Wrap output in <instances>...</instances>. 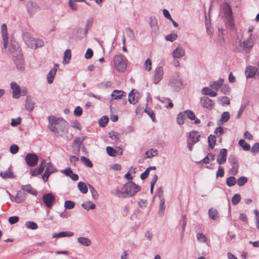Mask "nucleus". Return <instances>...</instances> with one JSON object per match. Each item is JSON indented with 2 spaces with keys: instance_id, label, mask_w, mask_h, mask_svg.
Returning <instances> with one entry per match:
<instances>
[{
  "instance_id": "f257e3e1",
  "label": "nucleus",
  "mask_w": 259,
  "mask_h": 259,
  "mask_svg": "<svg viewBox=\"0 0 259 259\" xmlns=\"http://www.w3.org/2000/svg\"><path fill=\"white\" fill-rule=\"evenodd\" d=\"M141 190V186L134 182L130 181L123 185L121 190L117 189L116 193L118 197H120L118 195V194H120L123 198L131 197L135 196Z\"/></svg>"
},
{
  "instance_id": "f03ea898",
  "label": "nucleus",
  "mask_w": 259,
  "mask_h": 259,
  "mask_svg": "<svg viewBox=\"0 0 259 259\" xmlns=\"http://www.w3.org/2000/svg\"><path fill=\"white\" fill-rule=\"evenodd\" d=\"M23 39L26 45L31 49H36L44 46V42L42 40L31 37L27 32L23 33Z\"/></svg>"
},
{
  "instance_id": "7ed1b4c3",
  "label": "nucleus",
  "mask_w": 259,
  "mask_h": 259,
  "mask_svg": "<svg viewBox=\"0 0 259 259\" xmlns=\"http://www.w3.org/2000/svg\"><path fill=\"white\" fill-rule=\"evenodd\" d=\"M221 10L224 14L227 23L231 27H234L235 24L233 21V12L229 4L226 2L223 3L221 6Z\"/></svg>"
},
{
  "instance_id": "20e7f679",
  "label": "nucleus",
  "mask_w": 259,
  "mask_h": 259,
  "mask_svg": "<svg viewBox=\"0 0 259 259\" xmlns=\"http://www.w3.org/2000/svg\"><path fill=\"white\" fill-rule=\"evenodd\" d=\"M126 59L122 54L116 55L114 58V65L116 70L119 72H124L127 67Z\"/></svg>"
},
{
  "instance_id": "39448f33",
  "label": "nucleus",
  "mask_w": 259,
  "mask_h": 259,
  "mask_svg": "<svg viewBox=\"0 0 259 259\" xmlns=\"http://www.w3.org/2000/svg\"><path fill=\"white\" fill-rule=\"evenodd\" d=\"M13 61L18 71H23L25 69V65L24 63V60L22 53L13 54Z\"/></svg>"
},
{
  "instance_id": "423d86ee",
  "label": "nucleus",
  "mask_w": 259,
  "mask_h": 259,
  "mask_svg": "<svg viewBox=\"0 0 259 259\" xmlns=\"http://www.w3.org/2000/svg\"><path fill=\"white\" fill-rule=\"evenodd\" d=\"M53 123L58 127V130L62 132H67L68 130L67 122L62 118H56L53 116Z\"/></svg>"
},
{
  "instance_id": "0eeeda50",
  "label": "nucleus",
  "mask_w": 259,
  "mask_h": 259,
  "mask_svg": "<svg viewBox=\"0 0 259 259\" xmlns=\"http://www.w3.org/2000/svg\"><path fill=\"white\" fill-rule=\"evenodd\" d=\"M42 200L45 205L49 209H51L55 203V196L52 193H49L42 196Z\"/></svg>"
},
{
  "instance_id": "6e6552de",
  "label": "nucleus",
  "mask_w": 259,
  "mask_h": 259,
  "mask_svg": "<svg viewBox=\"0 0 259 259\" xmlns=\"http://www.w3.org/2000/svg\"><path fill=\"white\" fill-rule=\"evenodd\" d=\"M25 160L26 164L30 167H33L37 165L38 161V156L35 153H28L25 157Z\"/></svg>"
},
{
  "instance_id": "1a4fd4ad",
  "label": "nucleus",
  "mask_w": 259,
  "mask_h": 259,
  "mask_svg": "<svg viewBox=\"0 0 259 259\" xmlns=\"http://www.w3.org/2000/svg\"><path fill=\"white\" fill-rule=\"evenodd\" d=\"M57 169L55 167L54 164L49 162L47 164V167L45 172L42 175V179L45 182L48 181V179L51 174L57 171Z\"/></svg>"
},
{
  "instance_id": "9d476101",
  "label": "nucleus",
  "mask_w": 259,
  "mask_h": 259,
  "mask_svg": "<svg viewBox=\"0 0 259 259\" xmlns=\"http://www.w3.org/2000/svg\"><path fill=\"white\" fill-rule=\"evenodd\" d=\"M201 106L208 110H212L214 106V103L213 100L207 97L203 96L200 99Z\"/></svg>"
},
{
  "instance_id": "9b49d317",
  "label": "nucleus",
  "mask_w": 259,
  "mask_h": 259,
  "mask_svg": "<svg viewBox=\"0 0 259 259\" xmlns=\"http://www.w3.org/2000/svg\"><path fill=\"white\" fill-rule=\"evenodd\" d=\"M26 9L29 16L32 17L33 14L40 9L37 4L32 1H28L26 4Z\"/></svg>"
},
{
  "instance_id": "f8f14e48",
  "label": "nucleus",
  "mask_w": 259,
  "mask_h": 259,
  "mask_svg": "<svg viewBox=\"0 0 259 259\" xmlns=\"http://www.w3.org/2000/svg\"><path fill=\"white\" fill-rule=\"evenodd\" d=\"M163 75V70L162 66H158L155 71L154 75V83L157 84L162 79Z\"/></svg>"
},
{
  "instance_id": "ddd939ff",
  "label": "nucleus",
  "mask_w": 259,
  "mask_h": 259,
  "mask_svg": "<svg viewBox=\"0 0 259 259\" xmlns=\"http://www.w3.org/2000/svg\"><path fill=\"white\" fill-rule=\"evenodd\" d=\"M12 90V97L13 98L18 99L20 97L21 89L20 86L16 82H12L10 84Z\"/></svg>"
},
{
  "instance_id": "4468645a",
  "label": "nucleus",
  "mask_w": 259,
  "mask_h": 259,
  "mask_svg": "<svg viewBox=\"0 0 259 259\" xmlns=\"http://www.w3.org/2000/svg\"><path fill=\"white\" fill-rule=\"evenodd\" d=\"M1 32L3 39L4 48L6 49L8 47L9 37L7 31V25L5 23L3 24L2 25Z\"/></svg>"
},
{
  "instance_id": "2eb2a0df",
  "label": "nucleus",
  "mask_w": 259,
  "mask_h": 259,
  "mask_svg": "<svg viewBox=\"0 0 259 259\" xmlns=\"http://www.w3.org/2000/svg\"><path fill=\"white\" fill-rule=\"evenodd\" d=\"M227 152V149L223 148L221 149L217 158V162L219 164H223L226 161Z\"/></svg>"
},
{
  "instance_id": "dca6fc26",
  "label": "nucleus",
  "mask_w": 259,
  "mask_h": 259,
  "mask_svg": "<svg viewBox=\"0 0 259 259\" xmlns=\"http://www.w3.org/2000/svg\"><path fill=\"white\" fill-rule=\"evenodd\" d=\"M9 50L10 52L12 53V56H13V54L18 55V54L21 53V49L19 44L17 42L12 40H11Z\"/></svg>"
},
{
  "instance_id": "f3484780",
  "label": "nucleus",
  "mask_w": 259,
  "mask_h": 259,
  "mask_svg": "<svg viewBox=\"0 0 259 259\" xmlns=\"http://www.w3.org/2000/svg\"><path fill=\"white\" fill-rule=\"evenodd\" d=\"M150 25L151 28L152 34H156L159 30V27L157 24V20L155 16H151L150 18Z\"/></svg>"
},
{
  "instance_id": "a211bd4d",
  "label": "nucleus",
  "mask_w": 259,
  "mask_h": 259,
  "mask_svg": "<svg viewBox=\"0 0 259 259\" xmlns=\"http://www.w3.org/2000/svg\"><path fill=\"white\" fill-rule=\"evenodd\" d=\"M81 141L79 139V137H76L73 142L72 148L73 149V152L77 154L79 152L80 148L82 145Z\"/></svg>"
},
{
  "instance_id": "6ab92c4d",
  "label": "nucleus",
  "mask_w": 259,
  "mask_h": 259,
  "mask_svg": "<svg viewBox=\"0 0 259 259\" xmlns=\"http://www.w3.org/2000/svg\"><path fill=\"white\" fill-rule=\"evenodd\" d=\"M185 55V50L182 47L179 46L172 52V56L175 58H180Z\"/></svg>"
},
{
  "instance_id": "aec40b11",
  "label": "nucleus",
  "mask_w": 259,
  "mask_h": 259,
  "mask_svg": "<svg viewBox=\"0 0 259 259\" xmlns=\"http://www.w3.org/2000/svg\"><path fill=\"white\" fill-rule=\"evenodd\" d=\"M257 71V68L255 67L248 66L245 69V75L247 78H252L254 77Z\"/></svg>"
},
{
  "instance_id": "412c9836",
  "label": "nucleus",
  "mask_w": 259,
  "mask_h": 259,
  "mask_svg": "<svg viewBox=\"0 0 259 259\" xmlns=\"http://www.w3.org/2000/svg\"><path fill=\"white\" fill-rule=\"evenodd\" d=\"M34 101L31 97L27 96L25 100V108L28 111H32L34 109Z\"/></svg>"
},
{
  "instance_id": "4be33fe9",
  "label": "nucleus",
  "mask_w": 259,
  "mask_h": 259,
  "mask_svg": "<svg viewBox=\"0 0 259 259\" xmlns=\"http://www.w3.org/2000/svg\"><path fill=\"white\" fill-rule=\"evenodd\" d=\"M139 94L138 91L136 89H133L128 94V102L130 104L135 105L138 101V98H135V94Z\"/></svg>"
},
{
  "instance_id": "5701e85b",
  "label": "nucleus",
  "mask_w": 259,
  "mask_h": 259,
  "mask_svg": "<svg viewBox=\"0 0 259 259\" xmlns=\"http://www.w3.org/2000/svg\"><path fill=\"white\" fill-rule=\"evenodd\" d=\"M198 131H194L190 132L189 137L193 143H196L200 141V135Z\"/></svg>"
},
{
  "instance_id": "b1692460",
  "label": "nucleus",
  "mask_w": 259,
  "mask_h": 259,
  "mask_svg": "<svg viewBox=\"0 0 259 259\" xmlns=\"http://www.w3.org/2000/svg\"><path fill=\"white\" fill-rule=\"evenodd\" d=\"M240 46L245 50L246 52H248L253 47V43L250 39L248 38L241 43Z\"/></svg>"
},
{
  "instance_id": "393cba45",
  "label": "nucleus",
  "mask_w": 259,
  "mask_h": 259,
  "mask_svg": "<svg viewBox=\"0 0 259 259\" xmlns=\"http://www.w3.org/2000/svg\"><path fill=\"white\" fill-rule=\"evenodd\" d=\"M21 189L23 191L27 192L34 196H36L37 194V191L34 189L30 184L22 186Z\"/></svg>"
},
{
  "instance_id": "a878e982",
  "label": "nucleus",
  "mask_w": 259,
  "mask_h": 259,
  "mask_svg": "<svg viewBox=\"0 0 259 259\" xmlns=\"http://www.w3.org/2000/svg\"><path fill=\"white\" fill-rule=\"evenodd\" d=\"M26 194L22 191H18L15 198V201L17 203L22 202L25 199Z\"/></svg>"
},
{
  "instance_id": "bb28decb",
  "label": "nucleus",
  "mask_w": 259,
  "mask_h": 259,
  "mask_svg": "<svg viewBox=\"0 0 259 259\" xmlns=\"http://www.w3.org/2000/svg\"><path fill=\"white\" fill-rule=\"evenodd\" d=\"M125 95V93L122 90H115L111 94L112 99L114 100L120 99L123 96Z\"/></svg>"
},
{
  "instance_id": "cd10ccee",
  "label": "nucleus",
  "mask_w": 259,
  "mask_h": 259,
  "mask_svg": "<svg viewBox=\"0 0 259 259\" xmlns=\"http://www.w3.org/2000/svg\"><path fill=\"white\" fill-rule=\"evenodd\" d=\"M74 233L72 232L63 231L53 234V238H61L65 237H71L73 236Z\"/></svg>"
},
{
  "instance_id": "c85d7f7f",
  "label": "nucleus",
  "mask_w": 259,
  "mask_h": 259,
  "mask_svg": "<svg viewBox=\"0 0 259 259\" xmlns=\"http://www.w3.org/2000/svg\"><path fill=\"white\" fill-rule=\"evenodd\" d=\"M224 81L223 79L220 78L219 80L213 81V82L210 84V87L212 89L218 91L221 86L223 85Z\"/></svg>"
},
{
  "instance_id": "c756f323",
  "label": "nucleus",
  "mask_w": 259,
  "mask_h": 259,
  "mask_svg": "<svg viewBox=\"0 0 259 259\" xmlns=\"http://www.w3.org/2000/svg\"><path fill=\"white\" fill-rule=\"evenodd\" d=\"M57 71V68H52L47 75V81L49 84L52 83L54 79L55 75Z\"/></svg>"
},
{
  "instance_id": "7c9ffc66",
  "label": "nucleus",
  "mask_w": 259,
  "mask_h": 259,
  "mask_svg": "<svg viewBox=\"0 0 259 259\" xmlns=\"http://www.w3.org/2000/svg\"><path fill=\"white\" fill-rule=\"evenodd\" d=\"M77 241L80 244L85 246H89L92 243L91 240L90 239L84 237H78Z\"/></svg>"
},
{
  "instance_id": "2f4dec72",
  "label": "nucleus",
  "mask_w": 259,
  "mask_h": 259,
  "mask_svg": "<svg viewBox=\"0 0 259 259\" xmlns=\"http://www.w3.org/2000/svg\"><path fill=\"white\" fill-rule=\"evenodd\" d=\"M71 58V52L70 49L66 50L64 53L63 56V63L64 64H68Z\"/></svg>"
},
{
  "instance_id": "473e14b6",
  "label": "nucleus",
  "mask_w": 259,
  "mask_h": 259,
  "mask_svg": "<svg viewBox=\"0 0 259 259\" xmlns=\"http://www.w3.org/2000/svg\"><path fill=\"white\" fill-rule=\"evenodd\" d=\"M186 115L184 111L179 113L177 118V123L180 125L183 124L186 119Z\"/></svg>"
},
{
  "instance_id": "72a5a7b5",
  "label": "nucleus",
  "mask_w": 259,
  "mask_h": 259,
  "mask_svg": "<svg viewBox=\"0 0 259 259\" xmlns=\"http://www.w3.org/2000/svg\"><path fill=\"white\" fill-rule=\"evenodd\" d=\"M81 206L87 210L94 209L96 208V205L91 201H87L85 203H83L81 204Z\"/></svg>"
},
{
  "instance_id": "f704fd0d",
  "label": "nucleus",
  "mask_w": 259,
  "mask_h": 259,
  "mask_svg": "<svg viewBox=\"0 0 259 259\" xmlns=\"http://www.w3.org/2000/svg\"><path fill=\"white\" fill-rule=\"evenodd\" d=\"M208 146L213 149L216 144V137L214 135H210L208 137Z\"/></svg>"
},
{
  "instance_id": "c9c22d12",
  "label": "nucleus",
  "mask_w": 259,
  "mask_h": 259,
  "mask_svg": "<svg viewBox=\"0 0 259 259\" xmlns=\"http://www.w3.org/2000/svg\"><path fill=\"white\" fill-rule=\"evenodd\" d=\"M208 215L209 218L213 220H215L219 218L218 212L217 210L212 208H209L208 210Z\"/></svg>"
},
{
  "instance_id": "e433bc0d",
  "label": "nucleus",
  "mask_w": 259,
  "mask_h": 259,
  "mask_svg": "<svg viewBox=\"0 0 259 259\" xmlns=\"http://www.w3.org/2000/svg\"><path fill=\"white\" fill-rule=\"evenodd\" d=\"M0 176L4 179H13L14 178V173L12 171H1Z\"/></svg>"
},
{
  "instance_id": "4c0bfd02",
  "label": "nucleus",
  "mask_w": 259,
  "mask_h": 259,
  "mask_svg": "<svg viewBox=\"0 0 259 259\" xmlns=\"http://www.w3.org/2000/svg\"><path fill=\"white\" fill-rule=\"evenodd\" d=\"M48 119L50 122V123L48 126L49 129L52 132L54 133L55 134H58L59 131L58 130V127L56 125H53L54 123H53V119L51 120L50 117H49Z\"/></svg>"
},
{
  "instance_id": "58836bf2",
  "label": "nucleus",
  "mask_w": 259,
  "mask_h": 259,
  "mask_svg": "<svg viewBox=\"0 0 259 259\" xmlns=\"http://www.w3.org/2000/svg\"><path fill=\"white\" fill-rule=\"evenodd\" d=\"M79 190L83 194H86L88 191V187L86 184L82 182H79L77 184Z\"/></svg>"
},
{
  "instance_id": "ea45409f",
  "label": "nucleus",
  "mask_w": 259,
  "mask_h": 259,
  "mask_svg": "<svg viewBox=\"0 0 259 259\" xmlns=\"http://www.w3.org/2000/svg\"><path fill=\"white\" fill-rule=\"evenodd\" d=\"M165 209V199L162 198L161 200H160V204H159V214L160 216L163 215V214L164 213Z\"/></svg>"
},
{
  "instance_id": "a19ab883",
  "label": "nucleus",
  "mask_w": 259,
  "mask_h": 259,
  "mask_svg": "<svg viewBox=\"0 0 259 259\" xmlns=\"http://www.w3.org/2000/svg\"><path fill=\"white\" fill-rule=\"evenodd\" d=\"M109 121V118L107 116L104 115L99 120V124L100 127H104Z\"/></svg>"
},
{
  "instance_id": "79ce46f5",
  "label": "nucleus",
  "mask_w": 259,
  "mask_h": 259,
  "mask_svg": "<svg viewBox=\"0 0 259 259\" xmlns=\"http://www.w3.org/2000/svg\"><path fill=\"white\" fill-rule=\"evenodd\" d=\"M144 112L147 113L151 118L153 122L156 121L155 115L153 110L150 107H146L144 109Z\"/></svg>"
},
{
  "instance_id": "37998d69",
  "label": "nucleus",
  "mask_w": 259,
  "mask_h": 259,
  "mask_svg": "<svg viewBox=\"0 0 259 259\" xmlns=\"http://www.w3.org/2000/svg\"><path fill=\"white\" fill-rule=\"evenodd\" d=\"M228 160H229V162L233 166H239L238 159L234 155H230L229 157Z\"/></svg>"
},
{
  "instance_id": "c03bdc74",
  "label": "nucleus",
  "mask_w": 259,
  "mask_h": 259,
  "mask_svg": "<svg viewBox=\"0 0 259 259\" xmlns=\"http://www.w3.org/2000/svg\"><path fill=\"white\" fill-rule=\"evenodd\" d=\"M80 161L83 163L87 167L92 168L93 166V164L92 161L87 157L82 156L80 158Z\"/></svg>"
},
{
  "instance_id": "a18cd8bd",
  "label": "nucleus",
  "mask_w": 259,
  "mask_h": 259,
  "mask_svg": "<svg viewBox=\"0 0 259 259\" xmlns=\"http://www.w3.org/2000/svg\"><path fill=\"white\" fill-rule=\"evenodd\" d=\"M238 144L245 151H248L250 148L249 144L246 143L244 139H240L239 141Z\"/></svg>"
},
{
  "instance_id": "49530a36",
  "label": "nucleus",
  "mask_w": 259,
  "mask_h": 259,
  "mask_svg": "<svg viewBox=\"0 0 259 259\" xmlns=\"http://www.w3.org/2000/svg\"><path fill=\"white\" fill-rule=\"evenodd\" d=\"M236 183V178L234 176H230L227 179L226 184L229 187L234 186Z\"/></svg>"
},
{
  "instance_id": "de8ad7c7",
  "label": "nucleus",
  "mask_w": 259,
  "mask_h": 259,
  "mask_svg": "<svg viewBox=\"0 0 259 259\" xmlns=\"http://www.w3.org/2000/svg\"><path fill=\"white\" fill-rule=\"evenodd\" d=\"M218 101L221 102L222 106L228 105L230 104V101L229 98L227 96H223L222 97L218 98Z\"/></svg>"
},
{
  "instance_id": "09e8293b",
  "label": "nucleus",
  "mask_w": 259,
  "mask_h": 259,
  "mask_svg": "<svg viewBox=\"0 0 259 259\" xmlns=\"http://www.w3.org/2000/svg\"><path fill=\"white\" fill-rule=\"evenodd\" d=\"M26 227L31 230H36L38 228L37 224L32 221H27L25 223Z\"/></svg>"
},
{
  "instance_id": "8fccbe9b",
  "label": "nucleus",
  "mask_w": 259,
  "mask_h": 259,
  "mask_svg": "<svg viewBox=\"0 0 259 259\" xmlns=\"http://www.w3.org/2000/svg\"><path fill=\"white\" fill-rule=\"evenodd\" d=\"M106 149L107 153L110 156L114 157L116 155V154L118 153L116 150L114 149L113 147L110 146L107 147Z\"/></svg>"
},
{
  "instance_id": "3c124183",
  "label": "nucleus",
  "mask_w": 259,
  "mask_h": 259,
  "mask_svg": "<svg viewBox=\"0 0 259 259\" xmlns=\"http://www.w3.org/2000/svg\"><path fill=\"white\" fill-rule=\"evenodd\" d=\"M221 88V92L224 95H229L230 94L231 89L229 85L225 84L222 85Z\"/></svg>"
},
{
  "instance_id": "603ef678",
  "label": "nucleus",
  "mask_w": 259,
  "mask_h": 259,
  "mask_svg": "<svg viewBox=\"0 0 259 259\" xmlns=\"http://www.w3.org/2000/svg\"><path fill=\"white\" fill-rule=\"evenodd\" d=\"M158 154V151L156 149H151L150 151H146L145 154L146 155V158H150L154 156L157 155Z\"/></svg>"
},
{
  "instance_id": "864d4df0",
  "label": "nucleus",
  "mask_w": 259,
  "mask_h": 259,
  "mask_svg": "<svg viewBox=\"0 0 259 259\" xmlns=\"http://www.w3.org/2000/svg\"><path fill=\"white\" fill-rule=\"evenodd\" d=\"M182 219L181 221L182 222V233L181 235L183 236L184 235V233L185 230V227L187 224V218L186 215L185 214L182 215Z\"/></svg>"
},
{
  "instance_id": "5fc2aeb1",
  "label": "nucleus",
  "mask_w": 259,
  "mask_h": 259,
  "mask_svg": "<svg viewBox=\"0 0 259 259\" xmlns=\"http://www.w3.org/2000/svg\"><path fill=\"white\" fill-rule=\"evenodd\" d=\"M247 181L248 179L247 177L242 176L237 180V183L239 186L241 187L244 186L247 182Z\"/></svg>"
},
{
  "instance_id": "6e6d98bb",
  "label": "nucleus",
  "mask_w": 259,
  "mask_h": 259,
  "mask_svg": "<svg viewBox=\"0 0 259 259\" xmlns=\"http://www.w3.org/2000/svg\"><path fill=\"white\" fill-rule=\"evenodd\" d=\"M241 197L239 194H235L232 198V203L233 205H235L238 204L240 200Z\"/></svg>"
},
{
  "instance_id": "4d7b16f0",
  "label": "nucleus",
  "mask_w": 259,
  "mask_h": 259,
  "mask_svg": "<svg viewBox=\"0 0 259 259\" xmlns=\"http://www.w3.org/2000/svg\"><path fill=\"white\" fill-rule=\"evenodd\" d=\"M184 112L189 119L193 120L196 118L194 112L192 111V110H187L184 111Z\"/></svg>"
},
{
  "instance_id": "13d9d810",
  "label": "nucleus",
  "mask_w": 259,
  "mask_h": 259,
  "mask_svg": "<svg viewBox=\"0 0 259 259\" xmlns=\"http://www.w3.org/2000/svg\"><path fill=\"white\" fill-rule=\"evenodd\" d=\"M178 36L177 33H170L165 36V39L171 42L176 40Z\"/></svg>"
},
{
  "instance_id": "bf43d9fd",
  "label": "nucleus",
  "mask_w": 259,
  "mask_h": 259,
  "mask_svg": "<svg viewBox=\"0 0 259 259\" xmlns=\"http://www.w3.org/2000/svg\"><path fill=\"white\" fill-rule=\"evenodd\" d=\"M75 203L70 200H67L65 202L64 207L66 209H71L74 207Z\"/></svg>"
},
{
  "instance_id": "052dcab7",
  "label": "nucleus",
  "mask_w": 259,
  "mask_h": 259,
  "mask_svg": "<svg viewBox=\"0 0 259 259\" xmlns=\"http://www.w3.org/2000/svg\"><path fill=\"white\" fill-rule=\"evenodd\" d=\"M230 117V114L229 112L228 111H225L222 113L221 120H222L223 122H227L229 120Z\"/></svg>"
},
{
  "instance_id": "680f3d73",
  "label": "nucleus",
  "mask_w": 259,
  "mask_h": 259,
  "mask_svg": "<svg viewBox=\"0 0 259 259\" xmlns=\"http://www.w3.org/2000/svg\"><path fill=\"white\" fill-rule=\"evenodd\" d=\"M22 118L18 117L17 118H12L11 122V125L12 126H16L21 123Z\"/></svg>"
},
{
  "instance_id": "e2e57ef3",
  "label": "nucleus",
  "mask_w": 259,
  "mask_h": 259,
  "mask_svg": "<svg viewBox=\"0 0 259 259\" xmlns=\"http://www.w3.org/2000/svg\"><path fill=\"white\" fill-rule=\"evenodd\" d=\"M197 240L202 242H206L207 238L202 233H198L196 235Z\"/></svg>"
},
{
  "instance_id": "0e129e2a",
  "label": "nucleus",
  "mask_w": 259,
  "mask_h": 259,
  "mask_svg": "<svg viewBox=\"0 0 259 259\" xmlns=\"http://www.w3.org/2000/svg\"><path fill=\"white\" fill-rule=\"evenodd\" d=\"M19 150V147L16 144H12L11 145L10 147V152L13 154H16L18 152Z\"/></svg>"
},
{
  "instance_id": "69168bd1",
  "label": "nucleus",
  "mask_w": 259,
  "mask_h": 259,
  "mask_svg": "<svg viewBox=\"0 0 259 259\" xmlns=\"http://www.w3.org/2000/svg\"><path fill=\"white\" fill-rule=\"evenodd\" d=\"M145 69L147 70L148 71H150L152 69V61L151 59L148 58L146 60L145 62Z\"/></svg>"
},
{
  "instance_id": "338daca9",
  "label": "nucleus",
  "mask_w": 259,
  "mask_h": 259,
  "mask_svg": "<svg viewBox=\"0 0 259 259\" xmlns=\"http://www.w3.org/2000/svg\"><path fill=\"white\" fill-rule=\"evenodd\" d=\"M19 220V218L18 216H12L9 217L8 219L9 223L11 225H14L17 223Z\"/></svg>"
},
{
  "instance_id": "774afa93",
  "label": "nucleus",
  "mask_w": 259,
  "mask_h": 259,
  "mask_svg": "<svg viewBox=\"0 0 259 259\" xmlns=\"http://www.w3.org/2000/svg\"><path fill=\"white\" fill-rule=\"evenodd\" d=\"M82 114V109L80 106H77L75 107L74 110V114L75 116L79 117Z\"/></svg>"
}]
</instances>
